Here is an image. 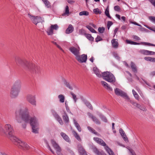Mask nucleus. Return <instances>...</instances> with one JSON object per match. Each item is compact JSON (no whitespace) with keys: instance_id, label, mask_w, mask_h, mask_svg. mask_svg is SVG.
I'll return each mask as SVG.
<instances>
[{"instance_id":"nucleus-46","label":"nucleus","mask_w":155,"mask_h":155,"mask_svg":"<svg viewBox=\"0 0 155 155\" xmlns=\"http://www.w3.org/2000/svg\"><path fill=\"white\" fill-rule=\"evenodd\" d=\"M51 28L53 30H57L58 28V26L57 24L55 25H51Z\"/></svg>"},{"instance_id":"nucleus-15","label":"nucleus","mask_w":155,"mask_h":155,"mask_svg":"<svg viewBox=\"0 0 155 155\" xmlns=\"http://www.w3.org/2000/svg\"><path fill=\"white\" fill-rule=\"evenodd\" d=\"M87 115L88 117L96 124L100 125L101 124V121L95 116L94 115L90 112H88Z\"/></svg>"},{"instance_id":"nucleus-16","label":"nucleus","mask_w":155,"mask_h":155,"mask_svg":"<svg viewBox=\"0 0 155 155\" xmlns=\"http://www.w3.org/2000/svg\"><path fill=\"white\" fill-rule=\"evenodd\" d=\"M51 111L55 119H56L61 125H63L64 124L63 122L61 117L59 116L56 111L53 109H52Z\"/></svg>"},{"instance_id":"nucleus-28","label":"nucleus","mask_w":155,"mask_h":155,"mask_svg":"<svg viewBox=\"0 0 155 155\" xmlns=\"http://www.w3.org/2000/svg\"><path fill=\"white\" fill-rule=\"evenodd\" d=\"M113 47L115 48H117L118 45V44L116 39H113L111 41Z\"/></svg>"},{"instance_id":"nucleus-47","label":"nucleus","mask_w":155,"mask_h":155,"mask_svg":"<svg viewBox=\"0 0 155 155\" xmlns=\"http://www.w3.org/2000/svg\"><path fill=\"white\" fill-rule=\"evenodd\" d=\"M155 54V52L146 50V55H152Z\"/></svg>"},{"instance_id":"nucleus-12","label":"nucleus","mask_w":155,"mask_h":155,"mask_svg":"<svg viewBox=\"0 0 155 155\" xmlns=\"http://www.w3.org/2000/svg\"><path fill=\"white\" fill-rule=\"evenodd\" d=\"M76 59L80 63H85L87 59V55L83 54L81 55L79 54L75 57Z\"/></svg>"},{"instance_id":"nucleus-58","label":"nucleus","mask_w":155,"mask_h":155,"mask_svg":"<svg viewBox=\"0 0 155 155\" xmlns=\"http://www.w3.org/2000/svg\"><path fill=\"white\" fill-rule=\"evenodd\" d=\"M102 39L99 36H97V37L95 39V41L97 42H98L99 41H102Z\"/></svg>"},{"instance_id":"nucleus-10","label":"nucleus","mask_w":155,"mask_h":155,"mask_svg":"<svg viewBox=\"0 0 155 155\" xmlns=\"http://www.w3.org/2000/svg\"><path fill=\"white\" fill-rule=\"evenodd\" d=\"M27 101L32 105L35 106L36 105L35 96L31 94H28L27 96Z\"/></svg>"},{"instance_id":"nucleus-54","label":"nucleus","mask_w":155,"mask_h":155,"mask_svg":"<svg viewBox=\"0 0 155 155\" xmlns=\"http://www.w3.org/2000/svg\"><path fill=\"white\" fill-rule=\"evenodd\" d=\"M149 20L155 24V17L154 16H150L149 17Z\"/></svg>"},{"instance_id":"nucleus-39","label":"nucleus","mask_w":155,"mask_h":155,"mask_svg":"<svg viewBox=\"0 0 155 155\" xmlns=\"http://www.w3.org/2000/svg\"><path fill=\"white\" fill-rule=\"evenodd\" d=\"M47 32L48 34V35H51L53 34V30L50 27L49 28H48L47 31Z\"/></svg>"},{"instance_id":"nucleus-18","label":"nucleus","mask_w":155,"mask_h":155,"mask_svg":"<svg viewBox=\"0 0 155 155\" xmlns=\"http://www.w3.org/2000/svg\"><path fill=\"white\" fill-rule=\"evenodd\" d=\"M21 86V82L20 80H16L13 84L12 88L20 91Z\"/></svg>"},{"instance_id":"nucleus-35","label":"nucleus","mask_w":155,"mask_h":155,"mask_svg":"<svg viewBox=\"0 0 155 155\" xmlns=\"http://www.w3.org/2000/svg\"><path fill=\"white\" fill-rule=\"evenodd\" d=\"M87 128L88 129V130L91 133L96 135H98V133L97 132H96L95 130L93 129L91 127H90L88 126L87 127Z\"/></svg>"},{"instance_id":"nucleus-21","label":"nucleus","mask_w":155,"mask_h":155,"mask_svg":"<svg viewBox=\"0 0 155 155\" xmlns=\"http://www.w3.org/2000/svg\"><path fill=\"white\" fill-rule=\"evenodd\" d=\"M62 117L65 123L68 124L69 122V117L67 113L64 111L62 115Z\"/></svg>"},{"instance_id":"nucleus-5","label":"nucleus","mask_w":155,"mask_h":155,"mask_svg":"<svg viewBox=\"0 0 155 155\" xmlns=\"http://www.w3.org/2000/svg\"><path fill=\"white\" fill-rule=\"evenodd\" d=\"M15 61L18 66H20L23 67L25 70H27L30 62L25 59H22L18 57L15 58Z\"/></svg>"},{"instance_id":"nucleus-31","label":"nucleus","mask_w":155,"mask_h":155,"mask_svg":"<svg viewBox=\"0 0 155 155\" xmlns=\"http://www.w3.org/2000/svg\"><path fill=\"white\" fill-rule=\"evenodd\" d=\"M58 98L60 103H64V102L65 97L63 94H60L58 96Z\"/></svg>"},{"instance_id":"nucleus-60","label":"nucleus","mask_w":155,"mask_h":155,"mask_svg":"<svg viewBox=\"0 0 155 155\" xmlns=\"http://www.w3.org/2000/svg\"><path fill=\"white\" fill-rule=\"evenodd\" d=\"M139 52L141 54L146 55V50H141Z\"/></svg>"},{"instance_id":"nucleus-57","label":"nucleus","mask_w":155,"mask_h":155,"mask_svg":"<svg viewBox=\"0 0 155 155\" xmlns=\"http://www.w3.org/2000/svg\"><path fill=\"white\" fill-rule=\"evenodd\" d=\"M152 58L150 57H146L144 58V59L147 61L152 62Z\"/></svg>"},{"instance_id":"nucleus-48","label":"nucleus","mask_w":155,"mask_h":155,"mask_svg":"<svg viewBox=\"0 0 155 155\" xmlns=\"http://www.w3.org/2000/svg\"><path fill=\"white\" fill-rule=\"evenodd\" d=\"M79 33L80 35H84V36L86 34L85 31L83 29H80L79 30Z\"/></svg>"},{"instance_id":"nucleus-32","label":"nucleus","mask_w":155,"mask_h":155,"mask_svg":"<svg viewBox=\"0 0 155 155\" xmlns=\"http://www.w3.org/2000/svg\"><path fill=\"white\" fill-rule=\"evenodd\" d=\"M128 151V153L130 155H136L134 150L129 147H127Z\"/></svg>"},{"instance_id":"nucleus-42","label":"nucleus","mask_w":155,"mask_h":155,"mask_svg":"<svg viewBox=\"0 0 155 155\" xmlns=\"http://www.w3.org/2000/svg\"><path fill=\"white\" fill-rule=\"evenodd\" d=\"M71 94L72 95V98L74 101V102L76 103L78 100V98H77L76 95L72 92H71Z\"/></svg>"},{"instance_id":"nucleus-59","label":"nucleus","mask_w":155,"mask_h":155,"mask_svg":"<svg viewBox=\"0 0 155 155\" xmlns=\"http://www.w3.org/2000/svg\"><path fill=\"white\" fill-rule=\"evenodd\" d=\"M139 107L138 108L142 111H145L146 110V108L144 106H142L140 105V107Z\"/></svg>"},{"instance_id":"nucleus-25","label":"nucleus","mask_w":155,"mask_h":155,"mask_svg":"<svg viewBox=\"0 0 155 155\" xmlns=\"http://www.w3.org/2000/svg\"><path fill=\"white\" fill-rule=\"evenodd\" d=\"M93 70L94 73L99 78L102 77V74H101L99 70L97 68H94Z\"/></svg>"},{"instance_id":"nucleus-53","label":"nucleus","mask_w":155,"mask_h":155,"mask_svg":"<svg viewBox=\"0 0 155 155\" xmlns=\"http://www.w3.org/2000/svg\"><path fill=\"white\" fill-rule=\"evenodd\" d=\"M149 20L155 24V17L154 16H150L149 17Z\"/></svg>"},{"instance_id":"nucleus-63","label":"nucleus","mask_w":155,"mask_h":155,"mask_svg":"<svg viewBox=\"0 0 155 155\" xmlns=\"http://www.w3.org/2000/svg\"><path fill=\"white\" fill-rule=\"evenodd\" d=\"M127 73L129 76L130 77V78L128 79V80L130 81H132V79L131 78L132 74H131L129 72L127 71Z\"/></svg>"},{"instance_id":"nucleus-49","label":"nucleus","mask_w":155,"mask_h":155,"mask_svg":"<svg viewBox=\"0 0 155 155\" xmlns=\"http://www.w3.org/2000/svg\"><path fill=\"white\" fill-rule=\"evenodd\" d=\"M113 56L114 57H115V58L118 60H120V57H119L118 54H117V53L116 52H114L113 53Z\"/></svg>"},{"instance_id":"nucleus-17","label":"nucleus","mask_w":155,"mask_h":155,"mask_svg":"<svg viewBox=\"0 0 155 155\" xmlns=\"http://www.w3.org/2000/svg\"><path fill=\"white\" fill-rule=\"evenodd\" d=\"M19 91L20 90L11 88L10 96L12 98H16L18 96Z\"/></svg>"},{"instance_id":"nucleus-45","label":"nucleus","mask_w":155,"mask_h":155,"mask_svg":"<svg viewBox=\"0 0 155 155\" xmlns=\"http://www.w3.org/2000/svg\"><path fill=\"white\" fill-rule=\"evenodd\" d=\"M94 12L96 14H100L101 13V11L98 8H96L94 9Z\"/></svg>"},{"instance_id":"nucleus-33","label":"nucleus","mask_w":155,"mask_h":155,"mask_svg":"<svg viewBox=\"0 0 155 155\" xmlns=\"http://www.w3.org/2000/svg\"><path fill=\"white\" fill-rule=\"evenodd\" d=\"M73 135L75 138L79 141H81V139L78 133L74 131H73Z\"/></svg>"},{"instance_id":"nucleus-30","label":"nucleus","mask_w":155,"mask_h":155,"mask_svg":"<svg viewBox=\"0 0 155 155\" xmlns=\"http://www.w3.org/2000/svg\"><path fill=\"white\" fill-rule=\"evenodd\" d=\"M73 120L74 124L75 125L76 127L77 128L78 131L80 132H81V129L79 124L77 123L74 119Z\"/></svg>"},{"instance_id":"nucleus-34","label":"nucleus","mask_w":155,"mask_h":155,"mask_svg":"<svg viewBox=\"0 0 155 155\" xmlns=\"http://www.w3.org/2000/svg\"><path fill=\"white\" fill-rule=\"evenodd\" d=\"M93 152L97 155H102V153L101 152H100L95 147L93 148Z\"/></svg>"},{"instance_id":"nucleus-3","label":"nucleus","mask_w":155,"mask_h":155,"mask_svg":"<svg viewBox=\"0 0 155 155\" xmlns=\"http://www.w3.org/2000/svg\"><path fill=\"white\" fill-rule=\"evenodd\" d=\"M102 77L105 81L115 85L116 79L114 75L111 73L106 71L102 73Z\"/></svg>"},{"instance_id":"nucleus-38","label":"nucleus","mask_w":155,"mask_h":155,"mask_svg":"<svg viewBox=\"0 0 155 155\" xmlns=\"http://www.w3.org/2000/svg\"><path fill=\"white\" fill-rule=\"evenodd\" d=\"M133 94L135 98L137 100H139V97L137 93L134 90H132Z\"/></svg>"},{"instance_id":"nucleus-36","label":"nucleus","mask_w":155,"mask_h":155,"mask_svg":"<svg viewBox=\"0 0 155 155\" xmlns=\"http://www.w3.org/2000/svg\"><path fill=\"white\" fill-rule=\"evenodd\" d=\"M121 136L122 137L124 141H126V138L124 136L125 135V133L122 128H120L119 130Z\"/></svg>"},{"instance_id":"nucleus-4","label":"nucleus","mask_w":155,"mask_h":155,"mask_svg":"<svg viewBox=\"0 0 155 155\" xmlns=\"http://www.w3.org/2000/svg\"><path fill=\"white\" fill-rule=\"evenodd\" d=\"M11 141L19 148L21 149L25 150L29 149V147L27 143L21 141L16 137Z\"/></svg>"},{"instance_id":"nucleus-1","label":"nucleus","mask_w":155,"mask_h":155,"mask_svg":"<svg viewBox=\"0 0 155 155\" xmlns=\"http://www.w3.org/2000/svg\"><path fill=\"white\" fill-rule=\"evenodd\" d=\"M15 120L17 122L21 123L23 121L26 123H29L31 126L32 132L38 133L39 128L38 120L35 116L31 117L29 110L26 107H23L17 109L15 112Z\"/></svg>"},{"instance_id":"nucleus-50","label":"nucleus","mask_w":155,"mask_h":155,"mask_svg":"<svg viewBox=\"0 0 155 155\" xmlns=\"http://www.w3.org/2000/svg\"><path fill=\"white\" fill-rule=\"evenodd\" d=\"M105 13L106 15L108 18H111V17L109 13V11L108 8H107L105 11Z\"/></svg>"},{"instance_id":"nucleus-2","label":"nucleus","mask_w":155,"mask_h":155,"mask_svg":"<svg viewBox=\"0 0 155 155\" xmlns=\"http://www.w3.org/2000/svg\"><path fill=\"white\" fill-rule=\"evenodd\" d=\"M0 132L8 136L11 140L16 137L14 135V130L13 126L9 124H5L3 127L0 126Z\"/></svg>"},{"instance_id":"nucleus-14","label":"nucleus","mask_w":155,"mask_h":155,"mask_svg":"<svg viewBox=\"0 0 155 155\" xmlns=\"http://www.w3.org/2000/svg\"><path fill=\"white\" fill-rule=\"evenodd\" d=\"M114 93L115 94L118 96H120L121 97L125 98H126V93L122 90L116 88L114 90Z\"/></svg>"},{"instance_id":"nucleus-55","label":"nucleus","mask_w":155,"mask_h":155,"mask_svg":"<svg viewBox=\"0 0 155 155\" xmlns=\"http://www.w3.org/2000/svg\"><path fill=\"white\" fill-rule=\"evenodd\" d=\"M130 103L132 104L134 107H137L138 104L137 103L132 100H130Z\"/></svg>"},{"instance_id":"nucleus-29","label":"nucleus","mask_w":155,"mask_h":155,"mask_svg":"<svg viewBox=\"0 0 155 155\" xmlns=\"http://www.w3.org/2000/svg\"><path fill=\"white\" fill-rule=\"evenodd\" d=\"M98 115L99 117L100 118V119L101 120L103 121L105 123L107 122V118L103 114H102L101 113H99V114H98Z\"/></svg>"},{"instance_id":"nucleus-43","label":"nucleus","mask_w":155,"mask_h":155,"mask_svg":"<svg viewBox=\"0 0 155 155\" xmlns=\"http://www.w3.org/2000/svg\"><path fill=\"white\" fill-rule=\"evenodd\" d=\"M86 27L92 33H96L97 32L92 28L89 25H87Z\"/></svg>"},{"instance_id":"nucleus-56","label":"nucleus","mask_w":155,"mask_h":155,"mask_svg":"<svg viewBox=\"0 0 155 155\" xmlns=\"http://www.w3.org/2000/svg\"><path fill=\"white\" fill-rule=\"evenodd\" d=\"M114 9L115 11H117L118 12H120V6L118 5L115 6L114 7Z\"/></svg>"},{"instance_id":"nucleus-27","label":"nucleus","mask_w":155,"mask_h":155,"mask_svg":"<svg viewBox=\"0 0 155 155\" xmlns=\"http://www.w3.org/2000/svg\"><path fill=\"white\" fill-rule=\"evenodd\" d=\"M63 82L64 84L67 87L71 90H72L73 89L71 85L65 79H64Z\"/></svg>"},{"instance_id":"nucleus-8","label":"nucleus","mask_w":155,"mask_h":155,"mask_svg":"<svg viewBox=\"0 0 155 155\" xmlns=\"http://www.w3.org/2000/svg\"><path fill=\"white\" fill-rule=\"evenodd\" d=\"M27 69V71H29L31 73H38L40 71V67L35 64L30 62Z\"/></svg>"},{"instance_id":"nucleus-40","label":"nucleus","mask_w":155,"mask_h":155,"mask_svg":"<svg viewBox=\"0 0 155 155\" xmlns=\"http://www.w3.org/2000/svg\"><path fill=\"white\" fill-rule=\"evenodd\" d=\"M85 36L89 40L93 41L94 39V38L91 36V34H86Z\"/></svg>"},{"instance_id":"nucleus-51","label":"nucleus","mask_w":155,"mask_h":155,"mask_svg":"<svg viewBox=\"0 0 155 155\" xmlns=\"http://www.w3.org/2000/svg\"><path fill=\"white\" fill-rule=\"evenodd\" d=\"M69 13V7L68 6H66L65 7V12L63 14V15H65Z\"/></svg>"},{"instance_id":"nucleus-24","label":"nucleus","mask_w":155,"mask_h":155,"mask_svg":"<svg viewBox=\"0 0 155 155\" xmlns=\"http://www.w3.org/2000/svg\"><path fill=\"white\" fill-rule=\"evenodd\" d=\"M61 135L63 138L67 142H70V140L68 137L64 133L61 132Z\"/></svg>"},{"instance_id":"nucleus-52","label":"nucleus","mask_w":155,"mask_h":155,"mask_svg":"<svg viewBox=\"0 0 155 155\" xmlns=\"http://www.w3.org/2000/svg\"><path fill=\"white\" fill-rule=\"evenodd\" d=\"M98 31L100 33H103L105 30V28L104 27H99L98 28Z\"/></svg>"},{"instance_id":"nucleus-7","label":"nucleus","mask_w":155,"mask_h":155,"mask_svg":"<svg viewBox=\"0 0 155 155\" xmlns=\"http://www.w3.org/2000/svg\"><path fill=\"white\" fill-rule=\"evenodd\" d=\"M93 139L97 143L101 146H104L105 149L109 155H115L113 151L108 146L106 145L105 143L101 138L97 137H94Z\"/></svg>"},{"instance_id":"nucleus-64","label":"nucleus","mask_w":155,"mask_h":155,"mask_svg":"<svg viewBox=\"0 0 155 155\" xmlns=\"http://www.w3.org/2000/svg\"><path fill=\"white\" fill-rule=\"evenodd\" d=\"M61 149L59 150H58L56 151V152L58 155H63V154L61 153Z\"/></svg>"},{"instance_id":"nucleus-22","label":"nucleus","mask_w":155,"mask_h":155,"mask_svg":"<svg viewBox=\"0 0 155 155\" xmlns=\"http://www.w3.org/2000/svg\"><path fill=\"white\" fill-rule=\"evenodd\" d=\"M130 66L132 71L135 73H136L137 72V69L135 64L133 62H131Z\"/></svg>"},{"instance_id":"nucleus-13","label":"nucleus","mask_w":155,"mask_h":155,"mask_svg":"<svg viewBox=\"0 0 155 155\" xmlns=\"http://www.w3.org/2000/svg\"><path fill=\"white\" fill-rule=\"evenodd\" d=\"M69 50L75 56V57L80 54V49L78 46L77 48L73 46L69 48Z\"/></svg>"},{"instance_id":"nucleus-41","label":"nucleus","mask_w":155,"mask_h":155,"mask_svg":"<svg viewBox=\"0 0 155 155\" xmlns=\"http://www.w3.org/2000/svg\"><path fill=\"white\" fill-rule=\"evenodd\" d=\"M79 15L81 16L83 15L87 16L89 15V12L86 11H83L80 12Z\"/></svg>"},{"instance_id":"nucleus-20","label":"nucleus","mask_w":155,"mask_h":155,"mask_svg":"<svg viewBox=\"0 0 155 155\" xmlns=\"http://www.w3.org/2000/svg\"><path fill=\"white\" fill-rule=\"evenodd\" d=\"M51 143L53 147L56 150V151L61 149L58 144L54 140H51Z\"/></svg>"},{"instance_id":"nucleus-11","label":"nucleus","mask_w":155,"mask_h":155,"mask_svg":"<svg viewBox=\"0 0 155 155\" xmlns=\"http://www.w3.org/2000/svg\"><path fill=\"white\" fill-rule=\"evenodd\" d=\"M127 43L134 45H139L140 44H142L145 45L155 47V45L153 44L146 42H141L140 43L132 41L131 40H127Z\"/></svg>"},{"instance_id":"nucleus-19","label":"nucleus","mask_w":155,"mask_h":155,"mask_svg":"<svg viewBox=\"0 0 155 155\" xmlns=\"http://www.w3.org/2000/svg\"><path fill=\"white\" fill-rule=\"evenodd\" d=\"M101 83L102 86L106 89L109 91H112V88L110 87L106 82L104 81H101Z\"/></svg>"},{"instance_id":"nucleus-26","label":"nucleus","mask_w":155,"mask_h":155,"mask_svg":"<svg viewBox=\"0 0 155 155\" xmlns=\"http://www.w3.org/2000/svg\"><path fill=\"white\" fill-rule=\"evenodd\" d=\"M78 150L81 154H83L86 152L85 150L84 149L82 145L79 144L78 145Z\"/></svg>"},{"instance_id":"nucleus-44","label":"nucleus","mask_w":155,"mask_h":155,"mask_svg":"<svg viewBox=\"0 0 155 155\" xmlns=\"http://www.w3.org/2000/svg\"><path fill=\"white\" fill-rule=\"evenodd\" d=\"M43 2L45 4V6L47 8H50L51 7V4L48 0L45 1V2Z\"/></svg>"},{"instance_id":"nucleus-9","label":"nucleus","mask_w":155,"mask_h":155,"mask_svg":"<svg viewBox=\"0 0 155 155\" xmlns=\"http://www.w3.org/2000/svg\"><path fill=\"white\" fill-rule=\"evenodd\" d=\"M28 15L32 22L36 25L38 23L44 22V18L43 17L34 16L30 13H28Z\"/></svg>"},{"instance_id":"nucleus-6","label":"nucleus","mask_w":155,"mask_h":155,"mask_svg":"<svg viewBox=\"0 0 155 155\" xmlns=\"http://www.w3.org/2000/svg\"><path fill=\"white\" fill-rule=\"evenodd\" d=\"M15 61L18 66H20L23 67L25 70H27L30 62L25 59H22L18 57L15 58Z\"/></svg>"},{"instance_id":"nucleus-62","label":"nucleus","mask_w":155,"mask_h":155,"mask_svg":"<svg viewBox=\"0 0 155 155\" xmlns=\"http://www.w3.org/2000/svg\"><path fill=\"white\" fill-rule=\"evenodd\" d=\"M133 38L134 39L138 41H139L140 40V38H139V37L137 36L134 35L133 36Z\"/></svg>"},{"instance_id":"nucleus-37","label":"nucleus","mask_w":155,"mask_h":155,"mask_svg":"<svg viewBox=\"0 0 155 155\" xmlns=\"http://www.w3.org/2000/svg\"><path fill=\"white\" fill-rule=\"evenodd\" d=\"M84 103L86 105V106L90 109L91 110H93V108L92 106V105L88 101H86L84 102Z\"/></svg>"},{"instance_id":"nucleus-61","label":"nucleus","mask_w":155,"mask_h":155,"mask_svg":"<svg viewBox=\"0 0 155 155\" xmlns=\"http://www.w3.org/2000/svg\"><path fill=\"white\" fill-rule=\"evenodd\" d=\"M129 22L130 23H132V24H134L135 25H137L138 26H141L139 24H138L137 22H135V21H131L130 20H129Z\"/></svg>"},{"instance_id":"nucleus-23","label":"nucleus","mask_w":155,"mask_h":155,"mask_svg":"<svg viewBox=\"0 0 155 155\" xmlns=\"http://www.w3.org/2000/svg\"><path fill=\"white\" fill-rule=\"evenodd\" d=\"M74 30V28L73 26L70 24L68 25V28L66 30L65 32L67 34H69L72 33Z\"/></svg>"}]
</instances>
